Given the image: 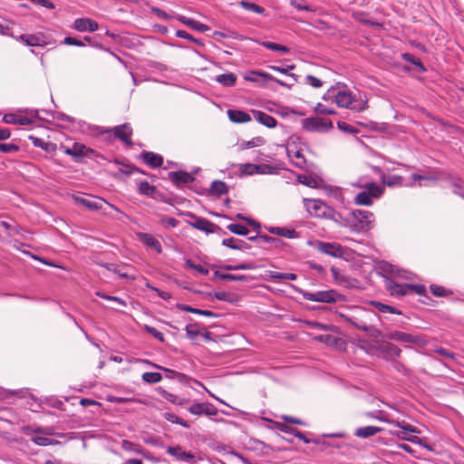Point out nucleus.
<instances>
[{
	"mask_svg": "<svg viewBox=\"0 0 464 464\" xmlns=\"http://www.w3.org/2000/svg\"><path fill=\"white\" fill-rule=\"evenodd\" d=\"M374 215L369 210L354 209L346 214L341 213L337 225L349 228L352 232L362 233L372 227Z\"/></svg>",
	"mask_w": 464,
	"mask_h": 464,
	"instance_id": "obj_1",
	"label": "nucleus"
},
{
	"mask_svg": "<svg viewBox=\"0 0 464 464\" xmlns=\"http://www.w3.org/2000/svg\"><path fill=\"white\" fill-rule=\"evenodd\" d=\"M340 317L354 328L367 333L373 330L372 324L378 319L377 314L373 311L362 307L355 308L352 314H340Z\"/></svg>",
	"mask_w": 464,
	"mask_h": 464,
	"instance_id": "obj_2",
	"label": "nucleus"
},
{
	"mask_svg": "<svg viewBox=\"0 0 464 464\" xmlns=\"http://www.w3.org/2000/svg\"><path fill=\"white\" fill-rule=\"evenodd\" d=\"M304 205L312 217L332 220L337 224L341 212L325 204L321 199L304 198Z\"/></svg>",
	"mask_w": 464,
	"mask_h": 464,
	"instance_id": "obj_3",
	"label": "nucleus"
},
{
	"mask_svg": "<svg viewBox=\"0 0 464 464\" xmlns=\"http://www.w3.org/2000/svg\"><path fill=\"white\" fill-rule=\"evenodd\" d=\"M383 187L375 182H370L363 186V190L358 193L354 202L359 206H371L373 198H378L383 194Z\"/></svg>",
	"mask_w": 464,
	"mask_h": 464,
	"instance_id": "obj_4",
	"label": "nucleus"
},
{
	"mask_svg": "<svg viewBox=\"0 0 464 464\" xmlns=\"http://www.w3.org/2000/svg\"><path fill=\"white\" fill-rule=\"evenodd\" d=\"M324 101L334 100L336 105L342 108H349L354 101L352 92L345 89H338L332 87L323 96Z\"/></svg>",
	"mask_w": 464,
	"mask_h": 464,
	"instance_id": "obj_5",
	"label": "nucleus"
},
{
	"mask_svg": "<svg viewBox=\"0 0 464 464\" xmlns=\"http://www.w3.org/2000/svg\"><path fill=\"white\" fill-rule=\"evenodd\" d=\"M302 127L308 132H326L332 130L334 125L329 119L310 117L303 120Z\"/></svg>",
	"mask_w": 464,
	"mask_h": 464,
	"instance_id": "obj_6",
	"label": "nucleus"
},
{
	"mask_svg": "<svg viewBox=\"0 0 464 464\" xmlns=\"http://www.w3.org/2000/svg\"><path fill=\"white\" fill-rule=\"evenodd\" d=\"M313 246L320 253L334 258H343L345 255V248L336 242L316 240Z\"/></svg>",
	"mask_w": 464,
	"mask_h": 464,
	"instance_id": "obj_7",
	"label": "nucleus"
},
{
	"mask_svg": "<svg viewBox=\"0 0 464 464\" xmlns=\"http://www.w3.org/2000/svg\"><path fill=\"white\" fill-rule=\"evenodd\" d=\"M301 293L305 300L319 303L332 304L335 303L341 297V295L334 290L317 292L302 291Z\"/></svg>",
	"mask_w": 464,
	"mask_h": 464,
	"instance_id": "obj_8",
	"label": "nucleus"
},
{
	"mask_svg": "<svg viewBox=\"0 0 464 464\" xmlns=\"http://www.w3.org/2000/svg\"><path fill=\"white\" fill-rule=\"evenodd\" d=\"M74 199L77 203H79L80 205L85 207L86 208H88L90 210L101 209V210H102L103 214L110 215L109 212H107L105 209H103V204H106L108 206V208H110L111 209L116 211L117 213H119L121 215H123V212L120 208H118L116 206H114L111 203H108L107 201H105L104 199L100 198L92 199V198H82V197H75Z\"/></svg>",
	"mask_w": 464,
	"mask_h": 464,
	"instance_id": "obj_9",
	"label": "nucleus"
},
{
	"mask_svg": "<svg viewBox=\"0 0 464 464\" xmlns=\"http://www.w3.org/2000/svg\"><path fill=\"white\" fill-rule=\"evenodd\" d=\"M64 154L72 158L75 162H82L84 158H91L94 150L82 143L74 142L72 147L63 148Z\"/></svg>",
	"mask_w": 464,
	"mask_h": 464,
	"instance_id": "obj_10",
	"label": "nucleus"
},
{
	"mask_svg": "<svg viewBox=\"0 0 464 464\" xmlns=\"http://www.w3.org/2000/svg\"><path fill=\"white\" fill-rule=\"evenodd\" d=\"M30 116H23L15 113H8L4 116V121L8 124H18L22 126L33 123L34 119H41L38 110H30Z\"/></svg>",
	"mask_w": 464,
	"mask_h": 464,
	"instance_id": "obj_11",
	"label": "nucleus"
},
{
	"mask_svg": "<svg viewBox=\"0 0 464 464\" xmlns=\"http://www.w3.org/2000/svg\"><path fill=\"white\" fill-rule=\"evenodd\" d=\"M184 215L190 218V221L188 223L192 227L204 231L206 233H213L215 231L216 225L213 224L211 221L208 220L207 218L198 217L197 215L191 213V212H186Z\"/></svg>",
	"mask_w": 464,
	"mask_h": 464,
	"instance_id": "obj_12",
	"label": "nucleus"
},
{
	"mask_svg": "<svg viewBox=\"0 0 464 464\" xmlns=\"http://www.w3.org/2000/svg\"><path fill=\"white\" fill-rule=\"evenodd\" d=\"M188 411L193 415H207L209 417L216 416L218 412V409L210 402H194Z\"/></svg>",
	"mask_w": 464,
	"mask_h": 464,
	"instance_id": "obj_13",
	"label": "nucleus"
},
{
	"mask_svg": "<svg viewBox=\"0 0 464 464\" xmlns=\"http://www.w3.org/2000/svg\"><path fill=\"white\" fill-rule=\"evenodd\" d=\"M112 130L115 138L121 140L126 146L131 147L133 145L131 141L132 128L130 123L115 126Z\"/></svg>",
	"mask_w": 464,
	"mask_h": 464,
	"instance_id": "obj_14",
	"label": "nucleus"
},
{
	"mask_svg": "<svg viewBox=\"0 0 464 464\" xmlns=\"http://www.w3.org/2000/svg\"><path fill=\"white\" fill-rule=\"evenodd\" d=\"M137 238L146 247L151 248L156 251L157 254L162 253V246L153 235L145 232H138L136 233Z\"/></svg>",
	"mask_w": 464,
	"mask_h": 464,
	"instance_id": "obj_15",
	"label": "nucleus"
},
{
	"mask_svg": "<svg viewBox=\"0 0 464 464\" xmlns=\"http://www.w3.org/2000/svg\"><path fill=\"white\" fill-rule=\"evenodd\" d=\"M385 286L392 296L401 297L409 295L408 284H399L391 278H386Z\"/></svg>",
	"mask_w": 464,
	"mask_h": 464,
	"instance_id": "obj_16",
	"label": "nucleus"
},
{
	"mask_svg": "<svg viewBox=\"0 0 464 464\" xmlns=\"http://www.w3.org/2000/svg\"><path fill=\"white\" fill-rule=\"evenodd\" d=\"M167 452L180 461L193 463L195 460L194 454L189 451L183 450L180 446H169L167 449Z\"/></svg>",
	"mask_w": 464,
	"mask_h": 464,
	"instance_id": "obj_17",
	"label": "nucleus"
},
{
	"mask_svg": "<svg viewBox=\"0 0 464 464\" xmlns=\"http://www.w3.org/2000/svg\"><path fill=\"white\" fill-rule=\"evenodd\" d=\"M73 29L78 32H95L99 29V24L96 21L90 18H77L73 23Z\"/></svg>",
	"mask_w": 464,
	"mask_h": 464,
	"instance_id": "obj_18",
	"label": "nucleus"
},
{
	"mask_svg": "<svg viewBox=\"0 0 464 464\" xmlns=\"http://www.w3.org/2000/svg\"><path fill=\"white\" fill-rule=\"evenodd\" d=\"M154 367H156V368L165 372H166V378H168V379H170V380L176 379L179 382H182V383H187L188 381H192L194 383H196L198 385H200V386H203V384L200 382H198L197 380H194V379L187 376L184 373L176 372V371L169 369V368L159 366V365H154Z\"/></svg>",
	"mask_w": 464,
	"mask_h": 464,
	"instance_id": "obj_19",
	"label": "nucleus"
},
{
	"mask_svg": "<svg viewBox=\"0 0 464 464\" xmlns=\"http://www.w3.org/2000/svg\"><path fill=\"white\" fill-rule=\"evenodd\" d=\"M252 114L256 121L269 129L276 128L277 125L276 119L265 111L252 110Z\"/></svg>",
	"mask_w": 464,
	"mask_h": 464,
	"instance_id": "obj_20",
	"label": "nucleus"
},
{
	"mask_svg": "<svg viewBox=\"0 0 464 464\" xmlns=\"http://www.w3.org/2000/svg\"><path fill=\"white\" fill-rule=\"evenodd\" d=\"M390 339L398 343H420L419 335L411 334L401 331H394L390 334Z\"/></svg>",
	"mask_w": 464,
	"mask_h": 464,
	"instance_id": "obj_21",
	"label": "nucleus"
},
{
	"mask_svg": "<svg viewBox=\"0 0 464 464\" xmlns=\"http://www.w3.org/2000/svg\"><path fill=\"white\" fill-rule=\"evenodd\" d=\"M170 180L176 185L188 184L194 180V177L184 170L172 171L169 173Z\"/></svg>",
	"mask_w": 464,
	"mask_h": 464,
	"instance_id": "obj_22",
	"label": "nucleus"
},
{
	"mask_svg": "<svg viewBox=\"0 0 464 464\" xmlns=\"http://www.w3.org/2000/svg\"><path fill=\"white\" fill-rule=\"evenodd\" d=\"M121 448L124 450L128 451V452H131V453H135V454H138V455H141V456L145 457L148 459H151V458L150 457L149 452L140 444L134 443V442L130 441L128 440H123L121 441Z\"/></svg>",
	"mask_w": 464,
	"mask_h": 464,
	"instance_id": "obj_23",
	"label": "nucleus"
},
{
	"mask_svg": "<svg viewBox=\"0 0 464 464\" xmlns=\"http://www.w3.org/2000/svg\"><path fill=\"white\" fill-rule=\"evenodd\" d=\"M142 160L152 169L160 168L163 164V158L151 151H143L140 154Z\"/></svg>",
	"mask_w": 464,
	"mask_h": 464,
	"instance_id": "obj_24",
	"label": "nucleus"
},
{
	"mask_svg": "<svg viewBox=\"0 0 464 464\" xmlns=\"http://www.w3.org/2000/svg\"><path fill=\"white\" fill-rule=\"evenodd\" d=\"M266 229L269 233L279 237L291 239L299 237V233L294 228L285 227H268Z\"/></svg>",
	"mask_w": 464,
	"mask_h": 464,
	"instance_id": "obj_25",
	"label": "nucleus"
},
{
	"mask_svg": "<svg viewBox=\"0 0 464 464\" xmlns=\"http://www.w3.org/2000/svg\"><path fill=\"white\" fill-rule=\"evenodd\" d=\"M244 79L247 82H255V83H257V84L263 86L264 83L262 82V80H264V81L274 80V76L267 72H260V71H250L244 76Z\"/></svg>",
	"mask_w": 464,
	"mask_h": 464,
	"instance_id": "obj_26",
	"label": "nucleus"
},
{
	"mask_svg": "<svg viewBox=\"0 0 464 464\" xmlns=\"http://www.w3.org/2000/svg\"><path fill=\"white\" fill-rule=\"evenodd\" d=\"M222 245L228 248L241 251H246L250 248V245L247 242L235 237L224 238Z\"/></svg>",
	"mask_w": 464,
	"mask_h": 464,
	"instance_id": "obj_27",
	"label": "nucleus"
},
{
	"mask_svg": "<svg viewBox=\"0 0 464 464\" xmlns=\"http://www.w3.org/2000/svg\"><path fill=\"white\" fill-rule=\"evenodd\" d=\"M177 19L183 24L187 25L188 27H189L193 30H197L200 33L207 32L209 29V27L207 24H202L198 21H196L192 18L186 17L184 15L179 14V15H178Z\"/></svg>",
	"mask_w": 464,
	"mask_h": 464,
	"instance_id": "obj_28",
	"label": "nucleus"
},
{
	"mask_svg": "<svg viewBox=\"0 0 464 464\" xmlns=\"http://www.w3.org/2000/svg\"><path fill=\"white\" fill-rule=\"evenodd\" d=\"M156 391L162 398L171 402L172 404L183 405L188 401V400L179 398V396L168 392L161 386L157 387Z\"/></svg>",
	"mask_w": 464,
	"mask_h": 464,
	"instance_id": "obj_29",
	"label": "nucleus"
},
{
	"mask_svg": "<svg viewBox=\"0 0 464 464\" xmlns=\"http://www.w3.org/2000/svg\"><path fill=\"white\" fill-rule=\"evenodd\" d=\"M227 115L229 120L235 123H245L251 121L250 114L239 110H228Z\"/></svg>",
	"mask_w": 464,
	"mask_h": 464,
	"instance_id": "obj_30",
	"label": "nucleus"
},
{
	"mask_svg": "<svg viewBox=\"0 0 464 464\" xmlns=\"http://www.w3.org/2000/svg\"><path fill=\"white\" fill-rule=\"evenodd\" d=\"M382 430V428L376 426H364L357 428L354 435L359 438H370Z\"/></svg>",
	"mask_w": 464,
	"mask_h": 464,
	"instance_id": "obj_31",
	"label": "nucleus"
},
{
	"mask_svg": "<svg viewBox=\"0 0 464 464\" xmlns=\"http://www.w3.org/2000/svg\"><path fill=\"white\" fill-rule=\"evenodd\" d=\"M237 80L234 72L222 73L216 76L215 81L224 87H232L236 84Z\"/></svg>",
	"mask_w": 464,
	"mask_h": 464,
	"instance_id": "obj_32",
	"label": "nucleus"
},
{
	"mask_svg": "<svg viewBox=\"0 0 464 464\" xmlns=\"http://www.w3.org/2000/svg\"><path fill=\"white\" fill-rule=\"evenodd\" d=\"M228 191L227 185L221 180H214L211 183L209 193L214 197H220Z\"/></svg>",
	"mask_w": 464,
	"mask_h": 464,
	"instance_id": "obj_33",
	"label": "nucleus"
},
{
	"mask_svg": "<svg viewBox=\"0 0 464 464\" xmlns=\"http://www.w3.org/2000/svg\"><path fill=\"white\" fill-rule=\"evenodd\" d=\"M382 182L389 188L401 187L403 184V178L400 175H382Z\"/></svg>",
	"mask_w": 464,
	"mask_h": 464,
	"instance_id": "obj_34",
	"label": "nucleus"
},
{
	"mask_svg": "<svg viewBox=\"0 0 464 464\" xmlns=\"http://www.w3.org/2000/svg\"><path fill=\"white\" fill-rule=\"evenodd\" d=\"M324 191L327 196L331 197L337 202L343 204L344 196L341 188L328 185L324 188Z\"/></svg>",
	"mask_w": 464,
	"mask_h": 464,
	"instance_id": "obj_35",
	"label": "nucleus"
},
{
	"mask_svg": "<svg viewBox=\"0 0 464 464\" xmlns=\"http://www.w3.org/2000/svg\"><path fill=\"white\" fill-rule=\"evenodd\" d=\"M353 16L357 22H359L362 24L371 25L376 29H380L382 27L381 23L376 22V21H371L370 19H368L367 14L363 12H361V11L354 12L353 14Z\"/></svg>",
	"mask_w": 464,
	"mask_h": 464,
	"instance_id": "obj_36",
	"label": "nucleus"
},
{
	"mask_svg": "<svg viewBox=\"0 0 464 464\" xmlns=\"http://www.w3.org/2000/svg\"><path fill=\"white\" fill-rule=\"evenodd\" d=\"M331 272H332L333 278L336 284L343 285V286L350 285L351 278L348 276L341 273L337 267L332 266Z\"/></svg>",
	"mask_w": 464,
	"mask_h": 464,
	"instance_id": "obj_37",
	"label": "nucleus"
},
{
	"mask_svg": "<svg viewBox=\"0 0 464 464\" xmlns=\"http://www.w3.org/2000/svg\"><path fill=\"white\" fill-rule=\"evenodd\" d=\"M287 155L295 166H296L299 169L304 168L306 160L300 150L292 151L288 150Z\"/></svg>",
	"mask_w": 464,
	"mask_h": 464,
	"instance_id": "obj_38",
	"label": "nucleus"
},
{
	"mask_svg": "<svg viewBox=\"0 0 464 464\" xmlns=\"http://www.w3.org/2000/svg\"><path fill=\"white\" fill-rule=\"evenodd\" d=\"M267 276L271 280H296L297 275L295 273H280L276 271H268Z\"/></svg>",
	"mask_w": 464,
	"mask_h": 464,
	"instance_id": "obj_39",
	"label": "nucleus"
},
{
	"mask_svg": "<svg viewBox=\"0 0 464 464\" xmlns=\"http://www.w3.org/2000/svg\"><path fill=\"white\" fill-rule=\"evenodd\" d=\"M401 59L405 62L411 63V64L415 65L419 72H426L427 68L425 65L421 63V61L418 58H415L412 54L409 53H401Z\"/></svg>",
	"mask_w": 464,
	"mask_h": 464,
	"instance_id": "obj_40",
	"label": "nucleus"
},
{
	"mask_svg": "<svg viewBox=\"0 0 464 464\" xmlns=\"http://www.w3.org/2000/svg\"><path fill=\"white\" fill-rule=\"evenodd\" d=\"M295 64H287L285 66H276V65H271L270 66V69L275 71V72H278L282 74H285V75H287L289 77H291L295 82H297V75L295 74V73H292V72H289L290 70H294L295 69Z\"/></svg>",
	"mask_w": 464,
	"mask_h": 464,
	"instance_id": "obj_41",
	"label": "nucleus"
},
{
	"mask_svg": "<svg viewBox=\"0 0 464 464\" xmlns=\"http://www.w3.org/2000/svg\"><path fill=\"white\" fill-rule=\"evenodd\" d=\"M156 188L153 185H150L148 181L142 180L139 183L138 191L140 195L152 197Z\"/></svg>",
	"mask_w": 464,
	"mask_h": 464,
	"instance_id": "obj_42",
	"label": "nucleus"
},
{
	"mask_svg": "<svg viewBox=\"0 0 464 464\" xmlns=\"http://www.w3.org/2000/svg\"><path fill=\"white\" fill-rule=\"evenodd\" d=\"M26 38L25 45L27 46H44L46 44L43 34H28Z\"/></svg>",
	"mask_w": 464,
	"mask_h": 464,
	"instance_id": "obj_43",
	"label": "nucleus"
},
{
	"mask_svg": "<svg viewBox=\"0 0 464 464\" xmlns=\"http://www.w3.org/2000/svg\"><path fill=\"white\" fill-rule=\"evenodd\" d=\"M240 5L245 9V10H247V11H251V12H254L256 14H263L266 10L264 7H262L261 5H258L253 2H249V1H246V0H242L240 2Z\"/></svg>",
	"mask_w": 464,
	"mask_h": 464,
	"instance_id": "obj_44",
	"label": "nucleus"
},
{
	"mask_svg": "<svg viewBox=\"0 0 464 464\" xmlns=\"http://www.w3.org/2000/svg\"><path fill=\"white\" fill-rule=\"evenodd\" d=\"M141 379L147 383H158L162 380V375L156 372H146L142 374Z\"/></svg>",
	"mask_w": 464,
	"mask_h": 464,
	"instance_id": "obj_45",
	"label": "nucleus"
},
{
	"mask_svg": "<svg viewBox=\"0 0 464 464\" xmlns=\"http://www.w3.org/2000/svg\"><path fill=\"white\" fill-rule=\"evenodd\" d=\"M227 227L231 233L238 236H246L249 233V229L246 226L239 223L229 224Z\"/></svg>",
	"mask_w": 464,
	"mask_h": 464,
	"instance_id": "obj_46",
	"label": "nucleus"
},
{
	"mask_svg": "<svg viewBox=\"0 0 464 464\" xmlns=\"http://www.w3.org/2000/svg\"><path fill=\"white\" fill-rule=\"evenodd\" d=\"M31 440L39 446H49V445H53V444L58 443V441H56L49 437H45V436H42V435H38V434L33 436Z\"/></svg>",
	"mask_w": 464,
	"mask_h": 464,
	"instance_id": "obj_47",
	"label": "nucleus"
},
{
	"mask_svg": "<svg viewBox=\"0 0 464 464\" xmlns=\"http://www.w3.org/2000/svg\"><path fill=\"white\" fill-rule=\"evenodd\" d=\"M411 179L413 181L427 180V181L438 182V169H436L433 171V173L430 174V175H421V174H418V173H412Z\"/></svg>",
	"mask_w": 464,
	"mask_h": 464,
	"instance_id": "obj_48",
	"label": "nucleus"
},
{
	"mask_svg": "<svg viewBox=\"0 0 464 464\" xmlns=\"http://www.w3.org/2000/svg\"><path fill=\"white\" fill-rule=\"evenodd\" d=\"M175 34L177 37L186 39L189 42H193L198 46H204V43L202 40L195 38L192 34H188L184 30H177Z\"/></svg>",
	"mask_w": 464,
	"mask_h": 464,
	"instance_id": "obj_49",
	"label": "nucleus"
},
{
	"mask_svg": "<svg viewBox=\"0 0 464 464\" xmlns=\"http://www.w3.org/2000/svg\"><path fill=\"white\" fill-rule=\"evenodd\" d=\"M239 170L242 175L258 174V164H255V163L241 164L239 167Z\"/></svg>",
	"mask_w": 464,
	"mask_h": 464,
	"instance_id": "obj_50",
	"label": "nucleus"
},
{
	"mask_svg": "<svg viewBox=\"0 0 464 464\" xmlns=\"http://www.w3.org/2000/svg\"><path fill=\"white\" fill-rule=\"evenodd\" d=\"M185 266L186 267L190 268L203 276H208L209 273V270L208 268L204 267L201 265L195 264L191 259H186Z\"/></svg>",
	"mask_w": 464,
	"mask_h": 464,
	"instance_id": "obj_51",
	"label": "nucleus"
},
{
	"mask_svg": "<svg viewBox=\"0 0 464 464\" xmlns=\"http://www.w3.org/2000/svg\"><path fill=\"white\" fill-rule=\"evenodd\" d=\"M297 181L309 188L317 187V180L313 176L300 174L297 176Z\"/></svg>",
	"mask_w": 464,
	"mask_h": 464,
	"instance_id": "obj_52",
	"label": "nucleus"
},
{
	"mask_svg": "<svg viewBox=\"0 0 464 464\" xmlns=\"http://www.w3.org/2000/svg\"><path fill=\"white\" fill-rule=\"evenodd\" d=\"M372 304L378 309V311L382 313H390L394 314H401V312L399 311L397 308L380 302H372Z\"/></svg>",
	"mask_w": 464,
	"mask_h": 464,
	"instance_id": "obj_53",
	"label": "nucleus"
},
{
	"mask_svg": "<svg viewBox=\"0 0 464 464\" xmlns=\"http://www.w3.org/2000/svg\"><path fill=\"white\" fill-rule=\"evenodd\" d=\"M261 44L264 47H266V49L271 50V51L282 52L284 53H289L288 47L279 44H276V43L267 41V42H263Z\"/></svg>",
	"mask_w": 464,
	"mask_h": 464,
	"instance_id": "obj_54",
	"label": "nucleus"
},
{
	"mask_svg": "<svg viewBox=\"0 0 464 464\" xmlns=\"http://www.w3.org/2000/svg\"><path fill=\"white\" fill-rule=\"evenodd\" d=\"M282 430L284 432L293 434L295 438L299 439L305 444L311 443V440L308 439L302 431L296 429L285 427V429H282Z\"/></svg>",
	"mask_w": 464,
	"mask_h": 464,
	"instance_id": "obj_55",
	"label": "nucleus"
},
{
	"mask_svg": "<svg viewBox=\"0 0 464 464\" xmlns=\"http://www.w3.org/2000/svg\"><path fill=\"white\" fill-rule=\"evenodd\" d=\"M451 187L453 188V194L464 198V181H462L459 178H457L451 184Z\"/></svg>",
	"mask_w": 464,
	"mask_h": 464,
	"instance_id": "obj_56",
	"label": "nucleus"
},
{
	"mask_svg": "<svg viewBox=\"0 0 464 464\" xmlns=\"http://www.w3.org/2000/svg\"><path fill=\"white\" fill-rule=\"evenodd\" d=\"M218 276L220 279L225 281L245 282L247 279V276L245 275L219 274Z\"/></svg>",
	"mask_w": 464,
	"mask_h": 464,
	"instance_id": "obj_57",
	"label": "nucleus"
},
{
	"mask_svg": "<svg viewBox=\"0 0 464 464\" xmlns=\"http://www.w3.org/2000/svg\"><path fill=\"white\" fill-rule=\"evenodd\" d=\"M456 179L450 173L438 169V181H442L451 186Z\"/></svg>",
	"mask_w": 464,
	"mask_h": 464,
	"instance_id": "obj_58",
	"label": "nucleus"
},
{
	"mask_svg": "<svg viewBox=\"0 0 464 464\" xmlns=\"http://www.w3.org/2000/svg\"><path fill=\"white\" fill-rule=\"evenodd\" d=\"M265 142L264 139L262 137H256V138H253L252 140H248V141H246V142H243L241 143L240 147L241 149H250V148H255V147H258V146H261L263 145Z\"/></svg>",
	"mask_w": 464,
	"mask_h": 464,
	"instance_id": "obj_59",
	"label": "nucleus"
},
{
	"mask_svg": "<svg viewBox=\"0 0 464 464\" xmlns=\"http://www.w3.org/2000/svg\"><path fill=\"white\" fill-rule=\"evenodd\" d=\"M408 286H409V295L414 293L420 296L426 295L427 290H426L425 285L408 284Z\"/></svg>",
	"mask_w": 464,
	"mask_h": 464,
	"instance_id": "obj_60",
	"label": "nucleus"
},
{
	"mask_svg": "<svg viewBox=\"0 0 464 464\" xmlns=\"http://www.w3.org/2000/svg\"><path fill=\"white\" fill-rule=\"evenodd\" d=\"M261 243H267L275 247H279L282 246L283 241L277 237H273L267 235H260Z\"/></svg>",
	"mask_w": 464,
	"mask_h": 464,
	"instance_id": "obj_61",
	"label": "nucleus"
},
{
	"mask_svg": "<svg viewBox=\"0 0 464 464\" xmlns=\"http://www.w3.org/2000/svg\"><path fill=\"white\" fill-rule=\"evenodd\" d=\"M430 289L433 295L439 296V297L447 295V294L449 292L445 287H443L441 285H434V284L430 285Z\"/></svg>",
	"mask_w": 464,
	"mask_h": 464,
	"instance_id": "obj_62",
	"label": "nucleus"
},
{
	"mask_svg": "<svg viewBox=\"0 0 464 464\" xmlns=\"http://www.w3.org/2000/svg\"><path fill=\"white\" fill-rule=\"evenodd\" d=\"M337 127L338 129L343 131V132H345V133H358V130L354 127H353L352 125L344 122V121H339L337 122Z\"/></svg>",
	"mask_w": 464,
	"mask_h": 464,
	"instance_id": "obj_63",
	"label": "nucleus"
},
{
	"mask_svg": "<svg viewBox=\"0 0 464 464\" xmlns=\"http://www.w3.org/2000/svg\"><path fill=\"white\" fill-rule=\"evenodd\" d=\"M19 150V146L14 143H0V151L3 153H12Z\"/></svg>",
	"mask_w": 464,
	"mask_h": 464,
	"instance_id": "obj_64",
	"label": "nucleus"
}]
</instances>
